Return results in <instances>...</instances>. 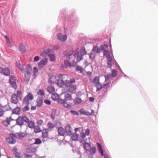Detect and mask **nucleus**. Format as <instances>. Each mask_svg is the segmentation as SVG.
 Instances as JSON below:
<instances>
[{"instance_id":"1","label":"nucleus","mask_w":158,"mask_h":158,"mask_svg":"<svg viewBox=\"0 0 158 158\" xmlns=\"http://www.w3.org/2000/svg\"><path fill=\"white\" fill-rule=\"evenodd\" d=\"M75 10H72L71 15H69L67 7L61 9L60 11L58 19L63 20L64 32L69 34L71 33L73 28H76L79 23L78 19L75 15Z\"/></svg>"},{"instance_id":"2","label":"nucleus","mask_w":158,"mask_h":158,"mask_svg":"<svg viewBox=\"0 0 158 158\" xmlns=\"http://www.w3.org/2000/svg\"><path fill=\"white\" fill-rule=\"evenodd\" d=\"M33 95L31 93H28L27 95L24 97L23 99V103L26 104V106L23 109V112H26L29 110L30 108L28 106L29 104V100H32L33 99Z\"/></svg>"},{"instance_id":"3","label":"nucleus","mask_w":158,"mask_h":158,"mask_svg":"<svg viewBox=\"0 0 158 158\" xmlns=\"http://www.w3.org/2000/svg\"><path fill=\"white\" fill-rule=\"evenodd\" d=\"M16 124L15 125L19 126L21 128L22 126L25 125L24 122L28 123L29 122V118L26 115H22V116H19L16 120Z\"/></svg>"},{"instance_id":"4","label":"nucleus","mask_w":158,"mask_h":158,"mask_svg":"<svg viewBox=\"0 0 158 158\" xmlns=\"http://www.w3.org/2000/svg\"><path fill=\"white\" fill-rule=\"evenodd\" d=\"M54 30L57 32L56 35L57 39L59 41L63 42L66 41L67 39V36L66 35H62V33L61 32V30L60 28L57 27L54 29Z\"/></svg>"},{"instance_id":"5","label":"nucleus","mask_w":158,"mask_h":158,"mask_svg":"<svg viewBox=\"0 0 158 158\" xmlns=\"http://www.w3.org/2000/svg\"><path fill=\"white\" fill-rule=\"evenodd\" d=\"M9 83L11 87L15 89L17 88V85L15 81V77L14 76L11 75L9 77Z\"/></svg>"},{"instance_id":"6","label":"nucleus","mask_w":158,"mask_h":158,"mask_svg":"<svg viewBox=\"0 0 158 158\" xmlns=\"http://www.w3.org/2000/svg\"><path fill=\"white\" fill-rule=\"evenodd\" d=\"M65 132L66 135L70 136L73 134L72 128L70 124H68L65 127Z\"/></svg>"},{"instance_id":"7","label":"nucleus","mask_w":158,"mask_h":158,"mask_svg":"<svg viewBox=\"0 0 158 158\" xmlns=\"http://www.w3.org/2000/svg\"><path fill=\"white\" fill-rule=\"evenodd\" d=\"M48 59L47 58H45L44 59H42L38 63V67L40 69L43 67V66L47 65L48 63Z\"/></svg>"},{"instance_id":"8","label":"nucleus","mask_w":158,"mask_h":158,"mask_svg":"<svg viewBox=\"0 0 158 158\" xmlns=\"http://www.w3.org/2000/svg\"><path fill=\"white\" fill-rule=\"evenodd\" d=\"M56 83L60 88L62 87L64 85H65V87L68 88L69 86L68 85V84H67L66 83H65L64 81L63 80V79L57 80V82Z\"/></svg>"},{"instance_id":"9","label":"nucleus","mask_w":158,"mask_h":158,"mask_svg":"<svg viewBox=\"0 0 158 158\" xmlns=\"http://www.w3.org/2000/svg\"><path fill=\"white\" fill-rule=\"evenodd\" d=\"M18 149L16 147H14L13 149V151L14 152L13 153L15 156V158H22L21 155V154L20 152H17Z\"/></svg>"},{"instance_id":"10","label":"nucleus","mask_w":158,"mask_h":158,"mask_svg":"<svg viewBox=\"0 0 158 158\" xmlns=\"http://www.w3.org/2000/svg\"><path fill=\"white\" fill-rule=\"evenodd\" d=\"M43 99L42 97L38 96L36 100L37 107H40L43 104Z\"/></svg>"},{"instance_id":"11","label":"nucleus","mask_w":158,"mask_h":158,"mask_svg":"<svg viewBox=\"0 0 158 158\" xmlns=\"http://www.w3.org/2000/svg\"><path fill=\"white\" fill-rule=\"evenodd\" d=\"M58 134L60 136H64L65 134V129L63 127H57Z\"/></svg>"},{"instance_id":"12","label":"nucleus","mask_w":158,"mask_h":158,"mask_svg":"<svg viewBox=\"0 0 158 158\" xmlns=\"http://www.w3.org/2000/svg\"><path fill=\"white\" fill-rule=\"evenodd\" d=\"M2 72V73L5 76H9L10 74V70L8 67L3 68Z\"/></svg>"},{"instance_id":"13","label":"nucleus","mask_w":158,"mask_h":158,"mask_svg":"<svg viewBox=\"0 0 158 158\" xmlns=\"http://www.w3.org/2000/svg\"><path fill=\"white\" fill-rule=\"evenodd\" d=\"M11 102L13 103L17 104L18 102V99L16 94H14L12 95L11 98Z\"/></svg>"},{"instance_id":"14","label":"nucleus","mask_w":158,"mask_h":158,"mask_svg":"<svg viewBox=\"0 0 158 158\" xmlns=\"http://www.w3.org/2000/svg\"><path fill=\"white\" fill-rule=\"evenodd\" d=\"M16 66L18 68L19 70H21V71L22 73H23L24 72V69L23 65H22L21 64L20 60H19L16 62Z\"/></svg>"},{"instance_id":"15","label":"nucleus","mask_w":158,"mask_h":158,"mask_svg":"<svg viewBox=\"0 0 158 158\" xmlns=\"http://www.w3.org/2000/svg\"><path fill=\"white\" fill-rule=\"evenodd\" d=\"M56 79V76L55 75H53L49 78L48 83L50 85H52L54 83Z\"/></svg>"},{"instance_id":"16","label":"nucleus","mask_w":158,"mask_h":158,"mask_svg":"<svg viewBox=\"0 0 158 158\" xmlns=\"http://www.w3.org/2000/svg\"><path fill=\"white\" fill-rule=\"evenodd\" d=\"M21 109V108L19 106H17L12 111V114H16L18 115H19Z\"/></svg>"},{"instance_id":"17","label":"nucleus","mask_w":158,"mask_h":158,"mask_svg":"<svg viewBox=\"0 0 158 158\" xmlns=\"http://www.w3.org/2000/svg\"><path fill=\"white\" fill-rule=\"evenodd\" d=\"M71 139L73 141H77L78 140V138L79 137V135L77 134L76 132L73 133L72 135Z\"/></svg>"},{"instance_id":"18","label":"nucleus","mask_w":158,"mask_h":158,"mask_svg":"<svg viewBox=\"0 0 158 158\" xmlns=\"http://www.w3.org/2000/svg\"><path fill=\"white\" fill-rule=\"evenodd\" d=\"M106 58L107 60V65L110 66V67L111 68L112 66V62L113 61L112 57L110 54H109L108 56H106Z\"/></svg>"},{"instance_id":"19","label":"nucleus","mask_w":158,"mask_h":158,"mask_svg":"<svg viewBox=\"0 0 158 158\" xmlns=\"http://www.w3.org/2000/svg\"><path fill=\"white\" fill-rule=\"evenodd\" d=\"M48 129H44L43 130L42 133V137L43 138H48Z\"/></svg>"},{"instance_id":"20","label":"nucleus","mask_w":158,"mask_h":158,"mask_svg":"<svg viewBox=\"0 0 158 158\" xmlns=\"http://www.w3.org/2000/svg\"><path fill=\"white\" fill-rule=\"evenodd\" d=\"M6 141L9 143L11 144H14L16 142V140L15 138H12L10 137L6 138Z\"/></svg>"},{"instance_id":"21","label":"nucleus","mask_w":158,"mask_h":158,"mask_svg":"<svg viewBox=\"0 0 158 158\" xmlns=\"http://www.w3.org/2000/svg\"><path fill=\"white\" fill-rule=\"evenodd\" d=\"M80 114L86 116L91 115L90 113L88 111H85L84 109H81L79 110Z\"/></svg>"},{"instance_id":"22","label":"nucleus","mask_w":158,"mask_h":158,"mask_svg":"<svg viewBox=\"0 0 158 158\" xmlns=\"http://www.w3.org/2000/svg\"><path fill=\"white\" fill-rule=\"evenodd\" d=\"M73 100L75 105H78L82 102L81 99L78 97L76 98L75 99H73Z\"/></svg>"},{"instance_id":"23","label":"nucleus","mask_w":158,"mask_h":158,"mask_svg":"<svg viewBox=\"0 0 158 158\" xmlns=\"http://www.w3.org/2000/svg\"><path fill=\"white\" fill-rule=\"evenodd\" d=\"M27 74H30L32 70V68L30 64H28L26 67Z\"/></svg>"},{"instance_id":"24","label":"nucleus","mask_w":158,"mask_h":158,"mask_svg":"<svg viewBox=\"0 0 158 158\" xmlns=\"http://www.w3.org/2000/svg\"><path fill=\"white\" fill-rule=\"evenodd\" d=\"M16 134L17 135L19 139L25 138L27 136V134L26 133L19 132L16 133Z\"/></svg>"},{"instance_id":"25","label":"nucleus","mask_w":158,"mask_h":158,"mask_svg":"<svg viewBox=\"0 0 158 158\" xmlns=\"http://www.w3.org/2000/svg\"><path fill=\"white\" fill-rule=\"evenodd\" d=\"M60 97V95L56 93L52 94L51 98L52 100L56 101L58 100Z\"/></svg>"},{"instance_id":"26","label":"nucleus","mask_w":158,"mask_h":158,"mask_svg":"<svg viewBox=\"0 0 158 158\" xmlns=\"http://www.w3.org/2000/svg\"><path fill=\"white\" fill-rule=\"evenodd\" d=\"M27 123L28 127L31 129H33L35 127V124L32 121H30L29 119V122L28 123Z\"/></svg>"},{"instance_id":"27","label":"nucleus","mask_w":158,"mask_h":158,"mask_svg":"<svg viewBox=\"0 0 158 158\" xmlns=\"http://www.w3.org/2000/svg\"><path fill=\"white\" fill-rule=\"evenodd\" d=\"M18 48L19 51L23 53H25L26 51L25 49V47L22 45H19L18 46Z\"/></svg>"},{"instance_id":"28","label":"nucleus","mask_w":158,"mask_h":158,"mask_svg":"<svg viewBox=\"0 0 158 158\" xmlns=\"http://www.w3.org/2000/svg\"><path fill=\"white\" fill-rule=\"evenodd\" d=\"M50 60L51 62H54L56 60V57L55 54H49L48 55Z\"/></svg>"},{"instance_id":"29","label":"nucleus","mask_w":158,"mask_h":158,"mask_svg":"<svg viewBox=\"0 0 158 158\" xmlns=\"http://www.w3.org/2000/svg\"><path fill=\"white\" fill-rule=\"evenodd\" d=\"M83 147L84 150L87 151L89 150V148H91V146L89 143L85 142L83 144Z\"/></svg>"},{"instance_id":"30","label":"nucleus","mask_w":158,"mask_h":158,"mask_svg":"<svg viewBox=\"0 0 158 158\" xmlns=\"http://www.w3.org/2000/svg\"><path fill=\"white\" fill-rule=\"evenodd\" d=\"M64 93L65 94L64 98L65 99H67L68 100H71L73 99L72 95L70 94L67 92H65Z\"/></svg>"},{"instance_id":"31","label":"nucleus","mask_w":158,"mask_h":158,"mask_svg":"<svg viewBox=\"0 0 158 158\" xmlns=\"http://www.w3.org/2000/svg\"><path fill=\"white\" fill-rule=\"evenodd\" d=\"M48 91L50 94H52L55 91L54 87L52 85L48 86L47 88Z\"/></svg>"},{"instance_id":"32","label":"nucleus","mask_w":158,"mask_h":158,"mask_svg":"<svg viewBox=\"0 0 158 158\" xmlns=\"http://www.w3.org/2000/svg\"><path fill=\"white\" fill-rule=\"evenodd\" d=\"M57 110L55 108L53 109L51 111V113L50 115V117L52 119L54 120L55 119L54 115L56 113Z\"/></svg>"},{"instance_id":"33","label":"nucleus","mask_w":158,"mask_h":158,"mask_svg":"<svg viewBox=\"0 0 158 158\" xmlns=\"http://www.w3.org/2000/svg\"><path fill=\"white\" fill-rule=\"evenodd\" d=\"M92 51L94 52L95 53H98L100 51V47H98L97 45L94 46Z\"/></svg>"},{"instance_id":"34","label":"nucleus","mask_w":158,"mask_h":158,"mask_svg":"<svg viewBox=\"0 0 158 158\" xmlns=\"http://www.w3.org/2000/svg\"><path fill=\"white\" fill-rule=\"evenodd\" d=\"M26 151L28 153H34L36 151V149L35 148L32 147L28 148L26 149Z\"/></svg>"},{"instance_id":"35","label":"nucleus","mask_w":158,"mask_h":158,"mask_svg":"<svg viewBox=\"0 0 158 158\" xmlns=\"http://www.w3.org/2000/svg\"><path fill=\"white\" fill-rule=\"evenodd\" d=\"M73 53V51L69 52L68 51H65L64 52L63 55L65 56L69 57L71 56Z\"/></svg>"},{"instance_id":"36","label":"nucleus","mask_w":158,"mask_h":158,"mask_svg":"<svg viewBox=\"0 0 158 158\" xmlns=\"http://www.w3.org/2000/svg\"><path fill=\"white\" fill-rule=\"evenodd\" d=\"M33 129H34V132L35 133H39L42 131L41 130L38 126H35V127Z\"/></svg>"},{"instance_id":"37","label":"nucleus","mask_w":158,"mask_h":158,"mask_svg":"<svg viewBox=\"0 0 158 158\" xmlns=\"http://www.w3.org/2000/svg\"><path fill=\"white\" fill-rule=\"evenodd\" d=\"M24 81H25L27 84L28 83L31 78L30 74H25Z\"/></svg>"},{"instance_id":"38","label":"nucleus","mask_w":158,"mask_h":158,"mask_svg":"<svg viewBox=\"0 0 158 158\" xmlns=\"http://www.w3.org/2000/svg\"><path fill=\"white\" fill-rule=\"evenodd\" d=\"M81 54L83 56H84L87 54V52L86 51L84 47H82L80 49Z\"/></svg>"},{"instance_id":"39","label":"nucleus","mask_w":158,"mask_h":158,"mask_svg":"<svg viewBox=\"0 0 158 158\" xmlns=\"http://www.w3.org/2000/svg\"><path fill=\"white\" fill-rule=\"evenodd\" d=\"M64 65H66L67 67L68 66L71 67L72 66L71 63L68 60H64Z\"/></svg>"},{"instance_id":"40","label":"nucleus","mask_w":158,"mask_h":158,"mask_svg":"<svg viewBox=\"0 0 158 158\" xmlns=\"http://www.w3.org/2000/svg\"><path fill=\"white\" fill-rule=\"evenodd\" d=\"M90 154L91 155L95 154L96 152V148L95 147L91 148L89 150Z\"/></svg>"},{"instance_id":"41","label":"nucleus","mask_w":158,"mask_h":158,"mask_svg":"<svg viewBox=\"0 0 158 158\" xmlns=\"http://www.w3.org/2000/svg\"><path fill=\"white\" fill-rule=\"evenodd\" d=\"M75 69L77 71H80V73H82L84 70L82 68L81 66H80L78 65H77L76 66Z\"/></svg>"},{"instance_id":"42","label":"nucleus","mask_w":158,"mask_h":158,"mask_svg":"<svg viewBox=\"0 0 158 158\" xmlns=\"http://www.w3.org/2000/svg\"><path fill=\"white\" fill-rule=\"evenodd\" d=\"M111 74V77H115L117 75V72L115 69H113L112 71Z\"/></svg>"},{"instance_id":"43","label":"nucleus","mask_w":158,"mask_h":158,"mask_svg":"<svg viewBox=\"0 0 158 158\" xmlns=\"http://www.w3.org/2000/svg\"><path fill=\"white\" fill-rule=\"evenodd\" d=\"M35 142L33 144H40L42 143V141L39 138H35Z\"/></svg>"},{"instance_id":"44","label":"nucleus","mask_w":158,"mask_h":158,"mask_svg":"<svg viewBox=\"0 0 158 158\" xmlns=\"http://www.w3.org/2000/svg\"><path fill=\"white\" fill-rule=\"evenodd\" d=\"M37 94L42 96H44L45 93L44 90L43 89H40L38 92Z\"/></svg>"},{"instance_id":"45","label":"nucleus","mask_w":158,"mask_h":158,"mask_svg":"<svg viewBox=\"0 0 158 158\" xmlns=\"http://www.w3.org/2000/svg\"><path fill=\"white\" fill-rule=\"evenodd\" d=\"M48 53L47 49H46V50H43L42 53H40V55L42 56H45V55H47Z\"/></svg>"},{"instance_id":"46","label":"nucleus","mask_w":158,"mask_h":158,"mask_svg":"<svg viewBox=\"0 0 158 158\" xmlns=\"http://www.w3.org/2000/svg\"><path fill=\"white\" fill-rule=\"evenodd\" d=\"M83 56L80 54V55L77 56L76 58V61L77 62H79L83 59Z\"/></svg>"},{"instance_id":"47","label":"nucleus","mask_w":158,"mask_h":158,"mask_svg":"<svg viewBox=\"0 0 158 158\" xmlns=\"http://www.w3.org/2000/svg\"><path fill=\"white\" fill-rule=\"evenodd\" d=\"M99 77L98 76L95 77L93 79V82L94 84H96V82H98V81H99Z\"/></svg>"},{"instance_id":"48","label":"nucleus","mask_w":158,"mask_h":158,"mask_svg":"<svg viewBox=\"0 0 158 158\" xmlns=\"http://www.w3.org/2000/svg\"><path fill=\"white\" fill-rule=\"evenodd\" d=\"M80 136L82 139H84L85 137L86 136V135L83 132V128H82V130L81 131V132Z\"/></svg>"},{"instance_id":"49","label":"nucleus","mask_w":158,"mask_h":158,"mask_svg":"<svg viewBox=\"0 0 158 158\" xmlns=\"http://www.w3.org/2000/svg\"><path fill=\"white\" fill-rule=\"evenodd\" d=\"M48 128L50 129H52L55 127V125H54L52 123L50 122H49L47 124Z\"/></svg>"},{"instance_id":"50","label":"nucleus","mask_w":158,"mask_h":158,"mask_svg":"<svg viewBox=\"0 0 158 158\" xmlns=\"http://www.w3.org/2000/svg\"><path fill=\"white\" fill-rule=\"evenodd\" d=\"M69 88L68 89V91L71 94H74L75 93V90L73 89L71 87L69 86Z\"/></svg>"},{"instance_id":"51","label":"nucleus","mask_w":158,"mask_h":158,"mask_svg":"<svg viewBox=\"0 0 158 158\" xmlns=\"http://www.w3.org/2000/svg\"><path fill=\"white\" fill-rule=\"evenodd\" d=\"M70 112L74 115L78 116L79 115V113L78 112L74 110H70Z\"/></svg>"},{"instance_id":"52","label":"nucleus","mask_w":158,"mask_h":158,"mask_svg":"<svg viewBox=\"0 0 158 158\" xmlns=\"http://www.w3.org/2000/svg\"><path fill=\"white\" fill-rule=\"evenodd\" d=\"M110 77H111V75L110 74H108L107 75H105L104 76L105 78V81H106L109 80L110 78Z\"/></svg>"},{"instance_id":"53","label":"nucleus","mask_w":158,"mask_h":158,"mask_svg":"<svg viewBox=\"0 0 158 158\" xmlns=\"http://www.w3.org/2000/svg\"><path fill=\"white\" fill-rule=\"evenodd\" d=\"M55 127L57 128V127H60L61 125V123L60 121L56 122L54 124Z\"/></svg>"},{"instance_id":"54","label":"nucleus","mask_w":158,"mask_h":158,"mask_svg":"<svg viewBox=\"0 0 158 158\" xmlns=\"http://www.w3.org/2000/svg\"><path fill=\"white\" fill-rule=\"evenodd\" d=\"M16 96H17V97L18 98H20V99H21V96L22 94V93L21 92V91L19 90H18L17 92V94Z\"/></svg>"},{"instance_id":"55","label":"nucleus","mask_w":158,"mask_h":158,"mask_svg":"<svg viewBox=\"0 0 158 158\" xmlns=\"http://www.w3.org/2000/svg\"><path fill=\"white\" fill-rule=\"evenodd\" d=\"M57 101L59 104H60L62 106H63V105H64V102L62 98H59Z\"/></svg>"},{"instance_id":"56","label":"nucleus","mask_w":158,"mask_h":158,"mask_svg":"<svg viewBox=\"0 0 158 158\" xmlns=\"http://www.w3.org/2000/svg\"><path fill=\"white\" fill-rule=\"evenodd\" d=\"M95 57V54L93 53H92L91 55H89V58L91 59L92 61H93V60L94 59Z\"/></svg>"},{"instance_id":"57","label":"nucleus","mask_w":158,"mask_h":158,"mask_svg":"<svg viewBox=\"0 0 158 158\" xmlns=\"http://www.w3.org/2000/svg\"><path fill=\"white\" fill-rule=\"evenodd\" d=\"M110 83V82L109 81L107 83H106L105 84H104L102 85V87H103V88H105L106 86V90L109 87V86H108L109 85Z\"/></svg>"},{"instance_id":"58","label":"nucleus","mask_w":158,"mask_h":158,"mask_svg":"<svg viewBox=\"0 0 158 158\" xmlns=\"http://www.w3.org/2000/svg\"><path fill=\"white\" fill-rule=\"evenodd\" d=\"M109 54H110L108 50H106L103 52V56H108Z\"/></svg>"},{"instance_id":"59","label":"nucleus","mask_w":158,"mask_h":158,"mask_svg":"<svg viewBox=\"0 0 158 158\" xmlns=\"http://www.w3.org/2000/svg\"><path fill=\"white\" fill-rule=\"evenodd\" d=\"M38 72V69L37 67H35L33 68V74L34 76H35V74L37 73Z\"/></svg>"},{"instance_id":"60","label":"nucleus","mask_w":158,"mask_h":158,"mask_svg":"<svg viewBox=\"0 0 158 158\" xmlns=\"http://www.w3.org/2000/svg\"><path fill=\"white\" fill-rule=\"evenodd\" d=\"M44 103L47 105H50L51 103L50 100L48 99L44 100Z\"/></svg>"},{"instance_id":"61","label":"nucleus","mask_w":158,"mask_h":158,"mask_svg":"<svg viewBox=\"0 0 158 158\" xmlns=\"http://www.w3.org/2000/svg\"><path fill=\"white\" fill-rule=\"evenodd\" d=\"M76 82L75 79L73 78H71L69 80L70 84L71 85L72 84L75 83Z\"/></svg>"},{"instance_id":"62","label":"nucleus","mask_w":158,"mask_h":158,"mask_svg":"<svg viewBox=\"0 0 158 158\" xmlns=\"http://www.w3.org/2000/svg\"><path fill=\"white\" fill-rule=\"evenodd\" d=\"M10 137L12 138H17V135L14 133H11L10 134Z\"/></svg>"},{"instance_id":"63","label":"nucleus","mask_w":158,"mask_h":158,"mask_svg":"<svg viewBox=\"0 0 158 158\" xmlns=\"http://www.w3.org/2000/svg\"><path fill=\"white\" fill-rule=\"evenodd\" d=\"M100 50L105 51L106 50L104 44L101 45L100 46Z\"/></svg>"},{"instance_id":"64","label":"nucleus","mask_w":158,"mask_h":158,"mask_svg":"<svg viewBox=\"0 0 158 158\" xmlns=\"http://www.w3.org/2000/svg\"><path fill=\"white\" fill-rule=\"evenodd\" d=\"M98 150H99V153L101 154V155L102 156H105V155L104 154V151H103V149H102V148H101V149H98Z\"/></svg>"}]
</instances>
